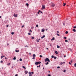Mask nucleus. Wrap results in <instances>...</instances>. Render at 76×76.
Instances as JSON below:
<instances>
[{
	"label": "nucleus",
	"mask_w": 76,
	"mask_h": 76,
	"mask_svg": "<svg viewBox=\"0 0 76 76\" xmlns=\"http://www.w3.org/2000/svg\"><path fill=\"white\" fill-rule=\"evenodd\" d=\"M48 61V62H50V60L49 58H46L45 59V61L46 62V61Z\"/></svg>",
	"instance_id": "nucleus-1"
},
{
	"label": "nucleus",
	"mask_w": 76,
	"mask_h": 76,
	"mask_svg": "<svg viewBox=\"0 0 76 76\" xmlns=\"http://www.w3.org/2000/svg\"><path fill=\"white\" fill-rule=\"evenodd\" d=\"M41 61L37 62H35V64H36V65H38V64H41Z\"/></svg>",
	"instance_id": "nucleus-2"
},
{
	"label": "nucleus",
	"mask_w": 76,
	"mask_h": 76,
	"mask_svg": "<svg viewBox=\"0 0 76 76\" xmlns=\"http://www.w3.org/2000/svg\"><path fill=\"white\" fill-rule=\"evenodd\" d=\"M50 4L52 7H53L55 6V4L53 3H51Z\"/></svg>",
	"instance_id": "nucleus-3"
},
{
	"label": "nucleus",
	"mask_w": 76,
	"mask_h": 76,
	"mask_svg": "<svg viewBox=\"0 0 76 76\" xmlns=\"http://www.w3.org/2000/svg\"><path fill=\"white\" fill-rule=\"evenodd\" d=\"M33 56L34 57L32 58V59H35V57H36V55L35 54H34L33 55Z\"/></svg>",
	"instance_id": "nucleus-4"
},
{
	"label": "nucleus",
	"mask_w": 76,
	"mask_h": 76,
	"mask_svg": "<svg viewBox=\"0 0 76 76\" xmlns=\"http://www.w3.org/2000/svg\"><path fill=\"white\" fill-rule=\"evenodd\" d=\"M42 8L43 9H45V5H42Z\"/></svg>",
	"instance_id": "nucleus-5"
},
{
	"label": "nucleus",
	"mask_w": 76,
	"mask_h": 76,
	"mask_svg": "<svg viewBox=\"0 0 76 76\" xmlns=\"http://www.w3.org/2000/svg\"><path fill=\"white\" fill-rule=\"evenodd\" d=\"M14 17H15V18H17V14H16H16H14Z\"/></svg>",
	"instance_id": "nucleus-6"
},
{
	"label": "nucleus",
	"mask_w": 76,
	"mask_h": 76,
	"mask_svg": "<svg viewBox=\"0 0 76 76\" xmlns=\"http://www.w3.org/2000/svg\"><path fill=\"white\" fill-rule=\"evenodd\" d=\"M5 57V56H1V59H2L3 58V57Z\"/></svg>",
	"instance_id": "nucleus-7"
},
{
	"label": "nucleus",
	"mask_w": 76,
	"mask_h": 76,
	"mask_svg": "<svg viewBox=\"0 0 76 76\" xmlns=\"http://www.w3.org/2000/svg\"><path fill=\"white\" fill-rule=\"evenodd\" d=\"M25 72L26 75L28 73V71H25Z\"/></svg>",
	"instance_id": "nucleus-8"
},
{
	"label": "nucleus",
	"mask_w": 76,
	"mask_h": 76,
	"mask_svg": "<svg viewBox=\"0 0 76 76\" xmlns=\"http://www.w3.org/2000/svg\"><path fill=\"white\" fill-rule=\"evenodd\" d=\"M45 35H43V37H41V38L42 39H43V38H45Z\"/></svg>",
	"instance_id": "nucleus-9"
},
{
	"label": "nucleus",
	"mask_w": 76,
	"mask_h": 76,
	"mask_svg": "<svg viewBox=\"0 0 76 76\" xmlns=\"http://www.w3.org/2000/svg\"><path fill=\"white\" fill-rule=\"evenodd\" d=\"M55 39V38H54V37H53L52 38V39H51V41H53V40H54Z\"/></svg>",
	"instance_id": "nucleus-10"
},
{
	"label": "nucleus",
	"mask_w": 76,
	"mask_h": 76,
	"mask_svg": "<svg viewBox=\"0 0 76 76\" xmlns=\"http://www.w3.org/2000/svg\"><path fill=\"white\" fill-rule=\"evenodd\" d=\"M73 31H74L75 32H76V30L75 29H73Z\"/></svg>",
	"instance_id": "nucleus-11"
},
{
	"label": "nucleus",
	"mask_w": 76,
	"mask_h": 76,
	"mask_svg": "<svg viewBox=\"0 0 76 76\" xmlns=\"http://www.w3.org/2000/svg\"><path fill=\"white\" fill-rule=\"evenodd\" d=\"M15 52L17 53H18V52H19V50H15Z\"/></svg>",
	"instance_id": "nucleus-12"
},
{
	"label": "nucleus",
	"mask_w": 76,
	"mask_h": 76,
	"mask_svg": "<svg viewBox=\"0 0 76 76\" xmlns=\"http://www.w3.org/2000/svg\"><path fill=\"white\" fill-rule=\"evenodd\" d=\"M28 35H31V34L30 33H28Z\"/></svg>",
	"instance_id": "nucleus-13"
},
{
	"label": "nucleus",
	"mask_w": 76,
	"mask_h": 76,
	"mask_svg": "<svg viewBox=\"0 0 76 76\" xmlns=\"http://www.w3.org/2000/svg\"><path fill=\"white\" fill-rule=\"evenodd\" d=\"M16 57L15 56L14 57V58H13V60H16Z\"/></svg>",
	"instance_id": "nucleus-14"
},
{
	"label": "nucleus",
	"mask_w": 76,
	"mask_h": 76,
	"mask_svg": "<svg viewBox=\"0 0 76 76\" xmlns=\"http://www.w3.org/2000/svg\"><path fill=\"white\" fill-rule=\"evenodd\" d=\"M55 53L56 54H58V52L57 51H55Z\"/></svg>",
	"instance_id": "nucleus-15"
},
{
	"label": "nucleus",
	"mask_w": 76,
	"mask_h": 76,
	"mask_svg": "<svg viewBox=\"0 0 76 76\" xmlns=\"http://www.w3.org/2000/svg\"><path fill=\"white\" fill-rule=\"evenodd\" d=\"M54 60H56V59H57V57H54Z\"/></svg>",
	"instance_id": "nucleus-16"
},
{
	"label": "nucleus",
	"mask_w": 76,
	"mask_h": 76,
	"mask_svg": "<svg viewBox=\"0 0 76 76\" xmlns=\"http://www.w3.org/2000/svg\"><path fill=\"white\" fill-rule=\"evenodd\" d=\"M48 64V62L46 63L45 64H46V65H47Z\"/></svg>",
	"instance_id": "nucleus-17"
},
{
	"label": "nucleus",
	"mask_w": 76,
	"mask_h": 76,
	"mask_svg": "<svg viewBox=\"0 0 76 76\" xmlns=\"http://www.w3.org/2000/svg\"><path fill=\"white\" fill-rule=\"evenodd\" d=\"M44 31H45V30L44 29L42 30V32H44Z\"/></svg>",
	"instance_id": "nucleus-18"
},
{
	"label": "nucleus",
	"mask_w": 76,
	"mask_h": 76,
	"mask_svg": "<svg viewBox=\"0 0 76 76\" xmlns=\"http://www.w3.org/2000/svg\"><path fill=\"white\" fill-rule=\"evenodd\" d=\"M40 12H41V11L39 10V12H37L38 14H39Z\"/></svg>",
	"instance_id": "nucleus-19"
},
{
	"label": "nucleus",
	"mask_w": 76,
	"mask_h": 76,
	"mask_svg": "<svg viewBox=\"0 0 76 76\" xmlns=\"http://www.w3.org/2000/svg\"><path fill=\"white\" fill-rule=\"evenodd\" d=\"M26 5H27V7H28V6H29V4L28 3H26Z\"/></svg>",
	"instance_id": "nucleus-20"
},
{
	"label": "nucleus",
	"mask_w": 76,
	"mask_h": 76,
	"mask_svg": "<svg viewBox=\"0 0 76 76\" xmlns=\"http://www.w3.org/2000/svg\"><path fill=\"white\" fill-rule=\"evenodd\" d=\"M23 68H24L25 69H26V67H25L24 66H23Z\"/></svg>",
	"instance_id": "nucleus-21"
},
{
	"label": "nucleus",
	"mask_w": 76,
	"mask_h": 76,
	"mask_svg": "<svg viewBox=\"0 0 76 76\" xmlns=\"http://www.w3.org/2000/svg\"><path fill=\"white\" fill-rule=\"evenodd\" d=\"M57 48H60V46L57 45Z\"/></svg>",
	"instance_id": "nucleus-22"
},
{
	"label": "nucleus",
	"mask_w": 76,
	"mask_h": 76,
	"mask_svg": "<svg viewBox=\"0 0 76 76\" xmlns=\"http://www.w3.org/2000/svg\"><path fill=\"white\" fill-rule=\"evenodd\" d=\"M41 67V65H39V66H37V67Z\"/></svg>",
	"instance_id": "nucleus-23"
},
{
	"label": "nucleus",
	"mask_w": 76,
	"mask_h": 76,
	"mask_svg": "<svg viewBox=\"0 0 76 76\" xmlns=\"http://www.w3.org/2000/svg\"><path fill=\"white\" fill-rule=\"evenodd\" d=\"M65 42H68V41L67 40H65Z\"/></svg>",
	"instance_id": "nucleus-24"
},
{
	"label": "nucleus",
	"mask_w": 76,
	"mask_h": 76,
	"mask_svg": "<svg viewBox=\"0 0 76 76\" xmlns=\"http://www.w3.org/2000/svg\"><path fill=\"white\" fill-rule=\"evenodd\" d=\"M68 33V31H66L65 32V34H67Z\"/></svg>",
	"instance_id": "nucleus-25"
},
{
	"label": "nucleus",
	"mask_w": 76,
	"mask_h": 76,
	"mask_svg": "<svg viewBox=\"0 0 76 76\" xmlns=\"http://www.w3.org/2000/svg\"><path fill=\"white\" fill-rule=\"evenodd\" d=\"M19 61H22V58H20V59H19Z\"/></svg>",
	"instance_id": "nucleus-26"
},
{
	"label": "nucleus",
	"mask_w": 76,
	"mask_h": 76,
	"mask_svg": "<svg viewBox=\"0 0 76 76\" xmlns=\"http://www.w3.org/2000/svg\"><path fill=\"white\" fill-rule=\"evenodd\" d=\"M60 64L62 65L63 64V62H61L60 63Z\"/></svg>",
	"instance_id": "nucleus-27"
},
{
	"label": "nucleus",
	"mask_w": 76,
	"mask_h": 76,
	"mask_svg": "<svg viewBox=\"0 0 76 76\" xmlns=\"http://www.w3.org/2000/svg\"><path fill=\"white\" fill-rule=\"evenodd\" d=\"M39 57H40L42 58V55H40Z\"/></svg>",
	"instance_id": "nucleus-28"
},
{
	"label": "nucleus",
	"mask_w": 76,
	"mask_h": 76,
	"mask_svg": "<svg viewBox=\"0 0 76 76\" xmlns=\"http://www.w3.org/2000/svg\"><path fill=\"white\" fill-rule=\"evenodd\" d=\"M11 34L12 35H13V34H14V32H12L11 33Z\"/></svg>",
	"instance_id": "nucleus-29"
},
{
	"label": "nucleus",
	"mask_w": 76,
	"mask_h": 76,
	"mask_svg": "<svg viewBox=\"0 0 76 76\" xmlns=\"http://www.w3.org/2000/svg\"><path fill=\"white\" fill-rule=\"evenodd\" d=\"M37 42H39V40L38 39H37Z\"/></svg>",
	"instance_id": "nucleus-30"
},
{
	"label": "nucleus",
	"mask_w": 76,
	"mask_h": 76,
	"mask_svg": "<svg viewBox=\"0 0 76 76\" xmlns=\"http://www.w3.org/2000/svg\"><path fill=\"white\" fill-rule=\"evenodd\" d=\"M74 66L76 67V63H75L74 64Z\"/></svg>",
	"instance_id": "nucleus-31"
},
{
	"label": "nucleus",
	"mask_w": 76,
	"mask_h": 76,
	"mask_svg": "<svg viewBox=\"0 0 76 76\" xmlns=\"http://www.w3.org/2000/svg\"><path fill=\"white\" fill-rule=\"evenodd\" d=\"M66 3H64V6H65V5H66Z\"/></svg>",
	"instance_id": "nucleus-32"
},
{
	"label": "nucleus",
	"mask_w": 76,
	"mask_h": 76,
	"mask_svg": "<svg viewBox=\"0 0 76 76\" xmlns=\"http://www.w3.org/2000/svg\"><path fill=\"white\" fill-rule=\"evenodd\" d=\"M28 74H29V75H31V72H29L28 73Z\"/></svg>",
	"instance_id": "nucleus-33"
},
{
	"label": "nucleus",
	"mask_w": 76,
	"mask_h": 76,
	"mask_svg": "<svg viewBox=\"0 0 76 76\" xmlns=\"http://www.w3.org/2000/svg\"><path fill=\"white\" fill-rule=\"evenodd\" d=\"M36 27H37V28H38V25H36Z\"/></svg>",
	"instance_id": "nucleus-34"
},
{
	"label": "nucleus",
	"mask_w": 76,
	"mask_h": 76,
	"mask_svg": "<svg viewBox=\"0 0 76 76\" xmlns=\"http://www.w3.org/2000/svg\"><path fill=\"white\" fill-rule=\"evenodd\" d=\"M51 57L52 58H54V56H52Z\"/></svg>",
	"instance_id": "nucleus-35"
},
{
	"label": "nucleus",
	"mask_w": 76,
	"mask_h": 76,
	"mask_svg": "<svg viewBox=\"0 0 76 76\" xmlns=\"http://www.w3.org/2000/svg\"><path fill=\"white\" fill-rule=\"evenodd\" d=\"M64 72H66V69H64Z\"/></svg>",
	"instance_id": "nucleus-36"
},
{
	"label": "nucleus",
	"mask_w": 76,
	"mask_h": 76,
	"mask_svg": "<svg viewBox=\"0 0 76 76\" xmlns=\"http://www.w3.org/2000/svg\"><path fill=\"white\" fill-rule=\"evenodd\" d=\"M31 39H34V37H32Z\"/></svg>",
	"instance_id": "nucleus-37"
},
{
	"label": "nucleus",
	"mask_w": 76,
	"mask_h": 76,
	"mask_svg": "<svg viewBox=\"0 0 76 76\" xmlns=\"http://www.w3.org/2000/svg\"><path fill=\"white\" fill-rule=\"evenodd\" d=\"M57 35H58V36H60V35L58 34H57Z\"/></svg>",
	"instance_id": "nucleus-38"
},
{
	"label": "nucleus",
	"mask_w": 76,
	"mask_h": 76,
	"mask_svg": "<svg viewBox=\"0 0 76 76\" xmlns=\"http://www.w3.org/2000/svg\"><path fill=\"white\" fill-rule=\"evenodd\" d=\"M64 39H67V38H66V37H64Z\"/></svg>",
	"instance_id": "nucleus-39"
},
{
	"label": "nucleus",
	"mask_w": 76,
	"mask_h": 76,
	"mask_svg": "<svg viewBox=\"0 0 76 76\" xmlns=\"http://www.w3.org/2000/svg\"><path fill=\"white\" fill-rule=\"evenodd\" d=\"M48 76H51V75H50V74H48Z\"/></svg>",
	"instance_id": "nucleus-40"
},
{
	"label": "nucleus",
	"mask_w": 76,
	"mask_h": 76,
	"mask_svg": "<svg viewBox=\"0 0 76 76\" xmlns=\"http://www.w3.org/2000/svg\"><path fill=\"white\" fill-rule=\"evenodd\" d=\"M1 63H3V61H1Z\"/></svg>",
	"instance_id": "nucleus-41"
},
{
	"label": "nucleus",
	"mask_w": 76,
	"mask_h": 76,
	"mask_svg": "<svg viewBox=\"0 0 76 76\" xmlns=\"http://www.w3.org/2000/svg\"><path fill=\"white\" fill-rule=\"evenodd\" d=\"M31 29H34V27H31Z\"/></svg>",
	"instance_id": "nucleus-42"
},
{
	"label": "nucleus",
	"mask_w": 76,
	"mask_h": 76,
	"mask_svg": "<svg viewBox=\"0 0 76 76\" xmlns=\"http://www.w3.org/2000/svg\"><path fill=\"white\" fill-rule=\"evenodd\" d=\"M60 66H58L57 67V68L58 69H59V68H60Z\"/></svg>",
	"instance_id": "nucleus-43"
},
{
	"label": "nucleus",
	"mask_w": 76,
	"mask_h": 76,
	"mask_svg": "<svg viewBox=\"0 0 76 76\" xmlns=\"http://www.w3.org/2000/svg\"><path fill=\"white\" fill-rule=\"evenodd\" d=\"M73 28H76V26H74Z\"/></svg>",
	"instance_id": "nucleus-44"
},
{
	"label": "nucleus",
	"mask_w": 76,
	"mask_h": 76,
	"mask_svg": "<svg viewBox=\"0 0 76 76\" xmlns=\"http://www.w3.org/2000/svg\"><path fill=\"white\" fill-rule=\"evenodd\" d=\"M69 64H72L70 63V62H69Z\"/></svg>",
	"instance_id": "nucleus-45"
},
{
	"label": "nucleus",
	"mask_w": 76,
	"mask_h": 76,
	"mask_svg": "<svg viewBox=\"0 0 76 76\" xmlns=\"http://www.w3.org/2000/svg\"><path fill=\"white\" fill-rule=\"evenodd\" d=\"M32 74H34V72H31Z\"/></svg>",
	"instance_id": "nucleus-46"
},
{
	"label": "nucleus",
	"mask_w": 76,
	"mask_h": 76,
	"mask_svg": "<svg viewBox=\"0 0 76 76\" xmlns=\"http://www.w3.org/2000/svg\"><path fill=\"white\" fill-rule=\"evenodd\" d=\"M57 34H58V33H59V31H57Z\"/></svg>",
	"instance_id": "nucleus-47"
},
{
	"label": "nucleus",
	"mask_w": 76,
	"mask_h": 76,
	"mask_svg": "<svg viewBox=\"0 0 76 76\" xmlns=\"http://www.w3.org/2000/svg\"><path fill=\"white\" fill-rule=\"evenodd\" d=\"M7 27H9V25H7Z\"/></svg>",
	"instance_id": "nucleus-48"
},
{
	"label": "nucleus",
	"mask_w": 76,
	"mask_h": 76,
	"mask_svg": "<svg viewBox=\"0 0 76 76\" xmlns=\"http://www.w3.org/2000/svg\"><path fill=\"white\" fill-rule=\"evenodd\" d=\"M15 76H18V74L15 75Z\"/></svg>",
	"instance_id": "nucleus-49"
},
{
	"label": "nucleus",
	"mask_w": 76,
	"mask_h": 76,
	"mask_svg": "<svg viewBox=\"0 0 76 76\" xmlns=\"http://www.w3.org/2000/svg\"><path fill=\"white\" fill-rule=\"evenodd\" d=\"M64 26V25H65V24L64 23L63 24Z\"/></svg>",
	"instance_id": "nucleus-50"
},
{
	"label": "nucleus",
	"mask_w": 76,
	"mask_h": 76,
	"mask_svg": "<svg viewBox=\"0 0 76 76\" xmlns=\"http://www.w3.org/2000/svg\"><path fill=\"white\" fill-rule=\"evenodd\" d=\"M31 31L32 30H29L30 32H31Z\"/></svg>",
	"instance_id": "nucleus-51"
},
{
	"label": "nucleus",
	"mask_w": 76,
	"mask_h": 76,
	"mask_svg": "<svg viewBox=\"0 0 76 76\" xmlns=\"http://www.w3.org/2000/svg\"><path fill=\"white\" fill-rule=\"evenodd\" d=\"M66 57V55L64 56V57Z\"/></svg>",
	"instance_id": "nucleus-52"
},
{
	"label": "nucleus",
	"mask_w": 76,
	"mask_h": 76,
	"mask_svg": "<svg viewBox=\"0 0 76 76\" xmlns=\"http://www.w3.org/2000/svg\"><path fill=\"white\" fill-rule=\"evenodd\" d=\"M31 74H29V76H31Z\"/></svg>",
	"instance_id": "nucleus-53"
},
{
	"label": "nucleus",
	"mask_w": 76,
	"mask_h": 76,
	"mask_svg": "<svg viewBox=\"0 0 76 76\" xmlns=\"http://www.w3.org/2000/svg\"><path fill=\"white\" fill-rule=\"evenodd\" d=\"M24 27V26H22V28Z\"/></svg>",
	"instance_id": "nucleus-54"
},
{
	"label": "nucleus",
	"mask_w": 76,
	"mask_h": 76,
	"mask_svg": "<svg viewBox=\"0 0 76 76\" xmlns=\"http://www.w3.org/2000/svg\"><path fill=\"white\" fill-rule=\"evenodd\" d=\"M63 63H63H64V64H65V62H63V63Z\"/></svg>",
	"instance_id": "nucleus-55"
},
{
	"label": "nucleus",
	"mask_w": 76,
	"mask_h": 76,
	"mask_svg": "<svg viewBox=\"0 0 76 76\" xmlns=\"http://www.w3.org/2000/svg\"><path fill=\"white\" fill-rule=\"evenodd\" d=\"M5 59H7V58L5 57Z\"/></svg>",
	"instance_id": "nucleus-56"
},
{
	"label": "nucleus",
	"mask_w": 76,
	"mask_h": 76,
	"mask_svg": "<svg viewBox=\"0 0 76 76\" xmlns=\"http://www.w3.org/2000/svg\"><path fill=\"white\" fill-rule=\"evenodd\" d=\"M40 13H42V12H40Z\"/></svg>",
	"instance_id": "nucleus-57"
},
{
	"label": "nucleus",
	"mask_w": 76,
	"mask_h": 76,
	"mask_svg": "<svg viewBox=\"0 0 76 76\" xmlns=\"http://www.w3.org/2000/svg\"><path fill=\"white\" fill-rule=\"evenodd\" d=\"M29 54L30 55H31V53H29Z\"/></svg>",
	"instance_id": "nucleus-58"
},
{
	"label": "nucleus",
	"mask_w": 76,
	"mask_h": 76,
	"mask_svg": "<svg viewBox=\"0 0 76 76\" xmlns=\"http://www.w3.org/2000/svg\"><path fill=\"white\" fill-rule=\"evenodd\" d=\"M7 46L9 45V44H8V43L7 44Z\"/></svg>",
	"instance_id": "nucleus-59"
},
{
	"label": "nucleus",
	"mask_w": 76,
	"mask_h": 76,
	"mask_svg": "<svg viewBox=\"0 0 76 76\" xmlns=\"http://www.w3.org/2000/svg\"><path fill=\"white\" fill-rule=\"evenodd\" d=\"M48 72H49V73H50V71H48Z\"/></svg>",
	"instance_id": "nucleus-60"
},
{
	"label": "nucleus",
	"mask_w": 76,
	"mask_h": 76,
	"mask_svg": "<svg viewBox=\"0 0 76 76\" xmlns=\"http://www.w3.org/2000/svg\"><path fill=\"white\" fill-rule=\"evenodd\" d=\"M45 69L44 67L43 68V69Z\"/></svg>",
	"instance_id": "nucleus-61"
},
{
	"label": "nucleus",
	"mask_w": 76,
	"mask_h": 76,
	"mask_svg": "<svg viewBox=\"0 0 76 76\" xmlns=\"http://www.w3.org/2000/svg\"><path fill=\"white\" fill-rule=\"evenodd\" d=\"M48 30L47 29H46V31H47Z\"/></svg>",
	"instance_id": "nucleus-62"
},
{
	"label": "nucleus",
	"mask_w": 76,
	"mask_h": 76,
	"mask_svg": "<svg viewBox=\"0 0 76 76\" xmlns=\"http://www.w3.org/2000/svg\"><path fill=\"white\" fill-rule=\"evenodd\" d=\"M0 18H1V16H0Z\"/></svg>",
	"instance_id": "nucleus-63"
},
{
	"label": "nucleus",
	"mask_w": 76,
	"mask_h": 76,
	"mask_svg": "<svg viewBox=\"0 0 76 76\" xmlns=\"http://www.w3.org/2000/svg\"><path fill=\"white\" fill-rule=\"evenodd\" d=\"M69 39V40H70V39Z\"/></svg>",
	"instance_id": "nucleus-64"
}]
</instances>
